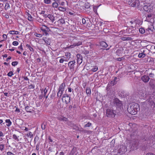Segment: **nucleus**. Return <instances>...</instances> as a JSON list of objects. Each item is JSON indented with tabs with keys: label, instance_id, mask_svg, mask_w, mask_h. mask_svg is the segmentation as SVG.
Segmentation results:
<instances>
[{
	"label": "nucleus",
	"instance_id": "1",
	"mask_svg": "<svg viewBox=\"0 0 155 155\" xmlns=\"http://www.w3.org/2000/svg\"><path fill=\"white\" fill-rule=\"evenodd\" d=\"M140 109L139 105L138 104L133 103L127 108L128 111L132 115L136 114Z\"/></svg>",
	"mask_w": 155,
	"mask_h": 155
},
{
	"label": "nucleus",
	"instance_id": "2",
	"mask_svg": "<svg viewBox=\"0 0 155 155\" xmlns=\"http://www.w3.org/2000/svg\"><path fill=\"white\" fill-rule=\"evenodd\" d=\"M116 112L113 110L107 109L106 110V116L108 117H113L116 115Z\"/></svg>",
	"mask_w": 155,
	"mask_h": 155
},
{
	"label": "nucleus",
	"instance_id": "3",
	"mask_svg": "<svg viewBox=\"0 0 155 155\" xmlns=\"http://www.w3.org/2000/svg\"><path fill=\"white\" fill-rule=\"evenodd\" d=\"M128 4L132 7H137L140 5L139 0H133L129 1L128 2Z\"/></svg>",
	"mask_w": 155,
	"mask_h": 155
},
{
	"label": "nucleus",
	"instance_id": "4",
	"mask_svg": "<svg viewBox=\"0 0 155 155\" xmlns=\"http://www.w3.org/2000/svg\"><path fill=\"white\" fill-rule=\"evenodd\" d=\"M114 104L120 109L123 108L122 102L117 98H115L114 100Z\"/></svg>",
	"mask_w": 155,
	"mask_h": 155
},
{
	"label": "nucleus",
	"instance_id": "5",
	"mask_svg": "<svg viewBox=\"0 0 155 155\" xmlns=\"http://www.w3.org/2000/svg\"><path fill=\"white\" fill-rule=\"evenodd\" d=\"M148 13L147 14H146V20L148 21H150L151 20L153 19L154 15L153 11Z\"/></svg>",
	"mask_w": 155,
	"mask_h": 155
},
{
	"label": "nucleus",
	"instance_id": "6",
	"mask_svg": "<svg viewBox=\"0 0 155 155\" xmlns=\"http://www.w3.org/2000/svg\"><path fill=\"white\" fill-rule=\"evenodd\" d=\"M143 8L145 11L148 12H150L152 11L153 8L152 6L149 4L144 5Z\"/></svg>",
	"mask_w": 155,
	"mask_h": 155
},
{
	"label": "nucleus",
	"instance_id": "7",
	"mask_svg": "<svg viewBox=\"0 0 155 155\" xmlns=\"http://www.w3.org/2000/svg\"><path fill=\"white\" fill-rule=\"evenodd\" d=\"M154 30V28L153 25H150L149 26L148 28L146 29V32H148L149 34H152Z\"/></svg>",
	"mask_w": 155,
	"mask_h": 155
},
{
	"label": "nucleus",
	"instance_id": "8",
	"mask_svg": "<svg viewBox=\"0 0 155 155\" xmlns=\"http://www.w3.org/2000/svg\"><path fill=\"white\" fill-rule=\"evenodd\" d=\"M138 148V143L137 142L134 141L131 144L130 149L132 150H137Z\"/></svg>",
	"mask_w": 155,
	"mask_h": 155
},
{
	"label": "nucleus",
	"instance_id": "9",
	"mask_svg": "<svg viewBox=\"0 0 155 155\" xmlns=\"http://www.w3.org/2000/svg\"><path fill=\"white\" fill-rule=\"evenodd\" d=\"M150 79L149 76L146 75L142 76L141 77V80L144 83H147Z\"/></svg>",
	"mask_w": 155,
	"mask_h": 155
},
{
	"label": "nucleus",
	"instance_id": "10",
	"mask_svg": "<svg viewBox=\"0 0 155 155\" xmlns=\"http://www.w3.org/2000/svg\"><path fill=\"white\" fill-rule=\"evenodd\" d=\"M127 151V147L125 146L122 145L120 146V147L118 150V152L120 153H123Z\"/></svg>",
	"mask_w": 155,
	"mask_h": 155
},
{
	"label": "nucleus",
	"instance_id": "11",
	"mask_svg": "<svg viewBox=\"0 0 155 155\" xmlns=\"http://www.w3.org/2000/svg\"><path fill=\"white\" fill-rule=\"evenodd\" d=\"M75 63V61H70L68 63V66L69 67L71 71H73L74 69V65Z\"/></svg>",
	"mask_w": 155,
	"mask_h": 155
},
{
	"label": "nucleus",
	"instance_id": "12",
	"mask_svg": "<svg viewBox=\"0 0 155 155\" xmlns=\"http://www.w3.org/2000/svg\"><path fill=\"white\" fill-rule=\"evenodd\" d=\"M149 85L153 89H155V80L151 79L149 82Z\"/></svg>",
	"mask_w": 155,
	"mask_h": 155
},
{
	"label": "nucleus",
	"instance_id": "13",
	"mask_svg": "<svg viewBox=\"0 0 155 155\" xmlns=\"http://www.w3.org/2000/svg\"><path fill=\"white\" fill-rule=\"evenodd\" d=\"M77 62L78 64H81L82 61V57L80 54H78L77 55Z\"/></svg>",
	"mask_w": 155,
	"mask_h": 155
},
{
	"label": "nucleus",
	"instance_id": "14",
	"mask_svg": "<svg viewBox=\"0 0 155 155\" xmlns=\"http://www.w3.org/2000/svg\"><path fill=\"white\" fill-rule=\"evenodd\" d=\"M41 30L42 31H45L48 32L50 31V29L47 26L44 25H42L40 28Z\"/></svg>",
	"mask_w": 155,
	"mask_h": 155
},
{
	"label": "nucleus",
	"instance_id": "15",
	"mask_svg": "<svg viewBox=\"0 0 155 155\" xmlns=\"http://www.w3.org/2000/svg\"><path fill=\"white\" fill-rule=\"evenodd\" d=\"M82 44V42L81 41H78V43H75L73 45H71L70 47L71 48H72L73 47L76 46H79L81 45Z\"/></svg>",
	"mask_w": 155,
	"mask_h": 155
},
{
	"label": "nucleus",
	"instance_id": "16",
	"mask_svg": "<svg viewBox=\"0 0 155 155\" xmlns=\"http://www.w3.org/2000/svg\"><path fill=\"white\" fill-rule=\"evenodd\" d=\"M25 108L26 111L27 112L31 113L32 112V111H33L31 106H27L25 107Z\"/></svg>",
	"mask_w": 155,
	"mask_h": 155
},
{
	"label": "nucleus",
	"instance_id": "17",
	"mask_svg": "<svg viewBox=\"0 0 155 155\" xmlns=\"http://www.w3.org/2000/svg\"><path fill=\"white\" fill-rule=\"evenodd\" d=\"M65 87V84L64 83H62L59 86L58 88V90L64 91V87Z\"/></svg>",
	"mask_w": 155,
	"mask_h": 155
},
{
	"label": "nucleus",
	"instance_id": "18",
	"mask_svg": "<svg viewBox=\"0 0 155 155\" xmlns=\"http://www.w3.org/2000/svg\"><path fill=\"white\" fill-rule=\"evenodd\" d=\"M123 51V48H121L118 49L116 52L117 55L118 56L120 55L122 53Z\"/></svg>",
	"mask_w": 155,
	"mask_h": 155
},
{
	"label": "nucleus",
	"instance_id": "19",
	"mask_svg": "<svg viewBox=\"0 0 155 155\" xmlns=\"http://www.w3.org/2000/svg\"><path fill=\"white\" fill-rule=\"evenodd\" d=\"M48 18L50 19L52 23L53 22L54 19L53 16L51 14H49Z\"/></svg>",
	"mask_w": 155,
	"mask_h": 155
},
{
	"label": "nucleus",
	"instance_id": "20",
	"mask_svg": "<svg viewBox=\"0 0 155 155\" xmlns=\"http://www.w3.org/2000/svg\"><path fill=\"white\" fill-rule=\"evenodd\" d=\"M5 122L7 123H8V124H6V125L8 126V127H9L10 126H11L12 124V122H11V121H10V120H9V119H6L5 120Z\"/></svg>",
	"mask_w": 155,
	"mask_h": 155
},
{
	"label": "nucleus",
	"instance_id": "21",
	"mask_svg": "<svg viewBox=\"0 0 155 155\" xmlns=\"http://www.w3.org/2000/svg\"><path fill=\"white\" fill-rule=\"evenodd\" d=\"M64 91L58 90V91L57 93V96L58 97H61V95L62 94Z\"/></svg>",
	"mask_w": 155,
	"mask_h": 155
},
{
	"label": "nucleus",
	"instance_id": "22",
	"mask_svg": "<svg viewBox=\"0 0 155 155\" xmlns=\"http://www.w3.org/2000/svg\"><path fill=\"white\" fill-rule=\"evenodd\" d=\"M100 45L102 47L106 48L107 47V45L106 43L104 42H101Z\"/></svg>",
	"mask_w": 155,
	"mask_h": 155
},
{
	"label": "nucleus",
	"instance_id": "23",
	"mask_svg": "<svg viewBox=\"0 0 155 155\" xmlns=\"http://www.w3.org/2000/svg\"><path fill=\"white\" fill-rule=\"evenodd\" d=\"M18 31H9V33L10 34H15V35H17L18 34Z\"/></svg>",
	"mask_w": 155,
	"mask_h": 155
},
{
	"label": "nucleus",
	"instance_id": "24",
	"mask_svg": "<svg viewBox=\"0 0 155 155\" xmlns=\"http://www.w3.org/2000/svg\"><path fill=\"white\" fill-rule=\"evenodd\" d=\"M70 96L66 97L65 98V102L66 104H68L70 101Z\"/></svg>",
	"mask_w": 155,
	"mask_h": 155
},
{
	"label": "nucleus",
	"instance_id": "25",
	"mask_svg": "<svg viewBox=\"0 0 155 155\" xmlns=\"http://www.w3.org/2000/svg\"><path fill=\"white\" fill-rule=\"evenodd\" d=\"M139 31L141 34H143L146 32V30H145L143 28H140L139 29Z\"/></svg>",
	"mask_w": 155,
	"mask_h": 155
},
{
	"label": "nucleus",
	"instance_id": "26",
	"mask_svg": "<svg viewBox=\"0 0 155 155\" xmlns=\"http://www.w3.org/2000/svg\"><path fill=\"white\" fill-rule=\"evenodd\" d=\"M45 42L48 45H50V44L51 41L50 39H43Z\"/></svg>",
	"mask_w": 155,
	"mask_h": 155
},
{
	"label": "nucleus",
	"instance_id": "27",
	"mask_svg": "<svg viewBox=\"0 0 155 155\" xmlns=\"http://www.w3.org/2000/svg\"><path fill=\"white\" fill-rule=\"evenodd\" d=\"M48 87L47 89V88L46 87V88H45V89L44 90V97H45V98H47L48 97V95L46 96V94L48 92Z\"/></svg>",
	"mask_w": 155,
	"mask_h": 155
},
{
	"label": "nucleus",
	"instance_id": "28",
	"mask_svg": "<svg viewBox=\"0 0 155 155\" xmlns=\"http://www.w3.org/2000/svg\"><path fill=\"white\" fill-rule=\"evenodd\" d=\"M145 54L144 53H139L138 56L140 58H143L145 56Z\"/></svg>",
	"mask_w": 155,
	"mask_h": 155
},
{
	"label": "nucleus",
	"instance_id": "29",
	"mask_svg": "<svg viewBox=\"0 0 155 155\" xmlns=\"http://www.w3.org/2000/svg\"><path fill=\"white\" fill-rule=\"evenodd\" d=\"M86 93L87 94H91V90L88 87H87L86 89Z\"/></svg>",
	"mask_w": 155,
	"mask_h": 155
},
{
	"label": "nucleus",
	"instance_id": "30",
	"mask_svg": "<svg viewBox=\"0 0 155 155\" xmlns=\"http://www.w3.org/2000/svg\"><path fill=\"white\" fill-rule=\"evenodd\" d=\"M52 5L53 7L57 8L58 7V4L57 2H54L52 3Z\"/></svg>",
	"mask_w": 155,
	"mask_h": 155
},
{
	"label": "nucleus",
	"instance_id": "31",
	"mask_svg": "<svg viewBox=\"0 0 155 155\" xmlns=\"http://www.w3.org/2000/svg\"><path fill=\"white\" fill-rule=\"evenodd\" d=\"M58 9L60 11L63 12H64L66 11V8L64 7H58Z\"/></svg>",
	"mask_w": 155,
	"mask_h": 155
},
{
	"label": "nucleus",
	"instance_id": "32",
	"mask_svg": "<svg viewBox=\"0 0 155 155\" xmlns=\"http://www.w3.org/2000/svg\"><path fill=\"white\" fill-rule=\"evenodd\" d=\"M36 20L40 23H41L43 21V20L39 17H37L36 18Z\"/></svg>",
	"mask_w": 155,
	"mask_h": 155
},
{
	"label": "nucleus",
	"instance_id": "33",
	"mask_svg": "<svg viewBox=\"0 0 155 155\" xmlns=\"http://www.w3.org/2000/svg\"><path fill=\"white\" fill-rule=\"evenodd\" d=\"M28 20L30 21H32L33 20V18L30 14L28 15Z\"/></svg>",
	"mask_w": 155,
	"mask_h": 155
},
{
	"label": "nucleus",
	"instance_id": "34",
	"mask_svg": "<svg viewBox=\"0 0 155 155\" xmlns=\"http://www.w3.org/2000/svg\"><path fill=\"white\" fill-rule=\"evenodd\" d=\"M26 46L27 47H28L30 50L31 51H33L34 49H33L30 45L27 44L26 45Z\"/></svg>",
	"mask_w": 155,
	"mask_h": 155
},
{
	"label": "nucleus",
	"instance_id": "35",
	"mask_svg": "<svg viewBox=\"0 0 155 155\" xmlns=\"http://www.w3.org/2000/svg\"><path fill=\"white\" fill-rule=\"evenodd\" d=\"M10 8L9 4L8 3H6L5 5V9H8Z\"/></svg>",
	"mask_w": 155,
	"mask_h": 155
},
{
	"label": "nucleus",
	"instance_id": "36",
	"mask_svg": "<svg viewBox=\"0 0 155 155\" xmlns=\"http://www.w3.org/2000/svg\"><path fill=\"white\" fill-rule=\"evenodd\" d=\"M58 21L60 23L62 24H65V23L64 20L63 19L61 18L59 19L58 20Z\"/></svg>",
	"mask_w": 155,
	"mask_h": 155
},
{
	"label": "nucleus",
	"instance_id": "37",
	"mask_svg": "<svg viewBox=\"0 0 155 155\" xmlns=\"http://www.w3.org/2000/svg\"><path fill=\"white\" fill-rule=\"evenodd\" d=\"M92 125L91 123L88 122L87 124H86L84 125V127H89L91 126Z\"/></svg>",
	"mask_w": 155,
	"mask_h": 155
},
{
	"label": "nucleus",
	"instance_id": "38",
	"mask_svg": "<svg viewBox=\"0 0 155 155\" xmlns=\"http://www.w3.org/2000/svg\"><path fill=\"white\" fill-rule=\"evenodd\" d=\"M18 64V62L17 61H15L12 62V64L13 66H15Z\"/></svg>",
	"mask_w": 155,
	"mask_h": 155
},
{
	"label": "nucleus",
	"instance_id": "39",
	"mask_svg": "<svg viewBox=\"0 0 155 155\" xmlns=\"http://www.w3.org/2000/svg\"><path fill=\"white\" fill-rule=\"evenodd\" d=\"M13 138L15 140H16L18 141H19V139L17 136L15 134H13Z\"/></svg>",
	"mask_w": 155,
	"mask_h": 155
},
{
	"label": "nucleus",
	"instance_id": "40",
	"mask_svg": "<svg viewBox=\"0 0 155 155\" xmlns=\"http://www.w3.org/2000/svg\"><path fill=\"white\" fill-rule=\"evenodd\" d=\"M27 136L28 137L30 136V138H32L33 136V135L32 134L31 132H29V133L27 134Z\"/></svg>",
	"mask_w": 155,
	"mask_h": 155
},
{
	"label": "nucleus",
	"instance_id": "41",
	"mask_svg": "<svg viewBox=\"0 0 155 155\" xmlns=\"http://www.w3.org/2000/svg\"><path fill=\"white\" fill-rule=\"evenodd\" d=\"M4 145L3 144H0V150L2 151L4 149Z\"/></svg>",
	"mask_w": 155,
	"mask_h": 155
},
{
	"label": "nucleus",
	"instance_id": "42",
	"mask_svg": "<svg viewBox=\"0 0 155 155\" xmlns=\"http://www.w3.org/2000/svg\"><path fill=\"white\" fill-rule=\"evenodd\" d=\"M13 74V73L12 71L9 72L7 74L8 76L11 77Z\"/></svg>",
	"mask_w": 155,
	"mask_h": 155
},
{
	"label": "nucleus",
	"instance_id": "43",
	"mask_svg": "<svg viewBox=\"0 0 155 155\" xmlns=\"http://www.w3.org/2000/svg\"><path fill=\"white\" fill-rule=\"evenodd\" d=\"M44 3L47 4H50L51 2V0H44Z\"/></svg>",
	"mask_w": 155,
	"mask_h": 155
},
{
	"label": "nucleus",
	"instance_id": "44",
	"mask_svg": "<svg viewBox=\"0 0 155 155\" xmlns=\"http://www.w3.org/2000/svg\"><path fill=\"white\" fill-rule=\"evenodd\" d=\"M150 104L151 106L153 108L155 107V104L153 101H151L150 102Z\"/></svg>",
	"mask_w": 155,
	"mask_h": 155
},
{
	"label": "nucleus",
	"instance_id": "45",
	"mask_svg": "<svg viewBox=\"0 0 155 155\" xmlns=\"http://www.w3.org/2000/svg\"><path fill=\"white\" fill-rule=\"evenodd\" d=\"M97 69V66H95L94 68H93L91 70L95 72Z\"/></svg>",
	"mask_w": 155,
	"mask_h": 155
},
{
	"label": "nucleus",
	"instance_id": "46",
	"mask_svg": "<svg viewBox=\"0 0 155 155\" xmlns=\"http://www.w3.org/2000/svg\"><path fill=\"white\" fill-rule=\"evenodd\" d=\"M29 88V89H34L35 87V86L33 84H31L29 86H28Z\"/></svg>",
	"mask_w": 155,
	"mask_h": 155
},
{
	"label": "nucleus",
	"instance_id": "47",
	"mask_svg": "<svg viewBox=\"0 0 155 155\" xmlns=\"http://www.w3.org/2000/svg\"><path fill=\"white\" fill-rule=\"evenodd\" d=\"M35 36L41 38L42 37V35L40 34L36 33L35 34Z\"/></svg>",
	"mask_w": 155,
	"mask_h": 155
},
{
	"label": "nucleus",
	"instance_id": "48",
	"mask_svg": "<svg viewBox=\"0 0 155 155\" xmlns=\"http://www.w3.org/2000/svg\"><path fill=\"white\" fill-rule=\"evenodd\" d=\"M69 96L68 94H64L62 98V100H63L64 98H66V97Z\"/></svg>",
	"mask_w": 155,
	"mask_h": 155
},
{
	"label": "nucleus",
	"instance_id": "49",
	"mask_svg": "<svg viewBox=\"0 0 155 155\" xmlns=\"http://www.w3.org/2000/svg\"><path fill=\"white\" fill-rule=\"evenodd\" d=\"M18 44V42L17 41H14L12 43L13 45L14 46H17Z\"/></svg>",
	"mask_w": 155,
	"mask_h": 155
},
{
	"label": "nucleus",
	"instance_id": "50",
	"mask_svg": "<svg viewBox=\"0 0 155 155\" xmlns=\"http://www.w3.org/2000/svg\"><path fill=\"white\" fill-rule=\"evenodd\" d=\"M41 128L42 130H45L46 128L45 125L44 124H42L41 126Z\"/></svg>",
	"mask_w": 155,
	"mask_h": 155
},
{
	"label": "nucleus",
	"instance_id": "51",
	"mask_svg": "<svg viewBox=\"0 0 155 155\" xmlns=\"http://www.w3.org/2000/svg\"><path fill=\"white\" fill-rule=\"evenodd\" d=\"M7 155H15V154H14L13 153L8 151L7 153Z\"/></svg>",
	"mask_w": 155,
	"mask_h": 155
},
{
	"label": "nucleus",
	"instance_id": "52",
	"mask_svg": "<svg viewBox=\"0 0 155 155\" xmlns=\"http://www.w3.org/2000/svg\"><path fill=\"white\" fill-rule=\"evenodd\" d=\"M43 33V34L47 36L48 35V33L47 32L48 31H42Z\"/></svg>",
	"mask_w": 155,
	"mask_h": 155
},
{
	"label": "nucleus",
	"instance_id": "53",
	"mask_svg": "<svg viewBox=\"0 0 155 155\" xmlns=\"http://www.w3.org/2000/svg\"><path fill=\"white\" fill-rule=\"evenodd\" d=\"M154 76V74L153 73H150L149 74V77L150 76V77L153 78V77Z\"/></svg>",
	"mask_w": 155,
	"mask_h": 155
},
{
	"label": "nucleus",
	"instance_id": "54",
	"mask_svg": "<svg viewBox=\"0 0 155 155\" xmlns=\"http://www.w3.org/2000/svg\"><path fill=\"white\" fill-rule=\"evenodd\" d=\"M66 60H64L63 58H61L59 61V62L61 63H63L64 61H65Z\"/></svg>",
	"mask_w": 155,
	"mask_h": 155
},
{
	"label": "nucleus",
	"instance_id": "55",
	"mask_svg": "<svg viewBox=\"0 0 155 155\" xmlns=\"http://www.w3.org/2000/svg\"><path fill=\"white\" fill-rule=\"evenodd\" d=\"M82 22L83 24H85L86 23V20L84 18L82 19Z\"/></svg>",
	"mask_w": 155,
	"mask_h": 155
},
{
	"label": "nucleus",
	"instance_id": "56",
	"mask_svg": "<svg viewBox=\"0 0 155 155\" xmlns=\"http://www.w3.org/2000/svg\"><path fill=\"white\" fill-rule=\"evenodd\" d=\"M63 119H62V121H67V118H66V117H62Z\"/></svg>",
	"mask_w": 155,
	"mask_h": 155
},
{
	"label": "nucleus",
	"instance_id": "57",
	"mask_svg": "<svg viewBox=\"0 0 155 155\" xmlns=\"http://www.w3.org/2000/svg\"><path fill=\"white\" fill-rule=\"evenodd\" d=\"M117 78L116 77H115L114 79V82L116 83V82L117 81Z\"/></svg>",
	"mask_w": 155,
	"mask_h": 155
},
{
	"label": "nucleus",
	"instance_id": "58",
	"mask_svg": "<svg viewBox=\"0 0 155 155\" xmlns=\"http://www.w3.org/2000/svg\"><path fill=\"white\" fill-rule=\"evenodd\" d=\"M48 150L50 151H51V152H52L53 151V150H52V148L50 147L49 148V149H48Z\"/></svg>",
	"mask_w": 155,
	"mask_h": 155
},
{
	"label": "nucleus",
	"instance_id": "59",
	"mask_svg": "<svg viewBox=\"0 0 155 155\" xmlns=\"http://www.w3.org/2000/svg\"><path fill=\"white\" fill-rule=\"evenodd\" d=\"M110 83L111 84H113V85H114L115 84H116V83L114 82V81H111Z\"/></svg>",
	"mask_w": 155,
	"mask_h": 155
},
{
	"label": "nucleus",
	"instance_id": "60",
	"mask_svg": "<svg viewBox=\"0 0 155 155\" xmlns=\"http://www.w3.org/2000/svg\"><path fill=\"white\" fill-rule=\"evenodd\" d=\"M64 4H65V2H61L59 4H60V5H61L63 6V5H64Z\"/></svg>",
	"mask_w": 155,
	"mask_h": 155
},
{
	"label": "nucleus",
	"instance_id": "61",
	"mask_svg": "<svg viewBox=\"0 0 155 155\" xmlns=\"http://www.w3.org/2000/svg\"><path fill=\"white\" fill-rule=\"evenodd\" d=\"M3 37L4 38H7V35H5V34H3Z\"/></svg>",
	"mask_w": 155,
	"mask_h": 155
},
{
	"label": "nucleus",
	"instance_id": "62",
	"mask_svg": "<svg viewBox=\"0 0 155 155\" xmlns=\"http://www.w3.org/2000/svg\"><path fill=\"white\" fill-rule=\"evenodd\" d=\"M15 111L16 112H20V110L19 109H18V108H16V109Z\"/></svg>",
	"mask_w": 155,
	"mask_h": 155
},
{
	"label": "nucleus",
	"instance_id": "63",
	"mask_svg": "<svg viewBox=\"0 0 155 155\" xmlns=\"http://www.w3.org/2000/svg\"><path fill=\"white\" fill-rule=\"evenodd\" d=\"M12 58L10 56H9L8 58L6 59V61H8L9 60L11 59Z\"/></svg>",
	"mask_w": 155,
	"mask_h": 155
},
{
	"label": "nucleus",
	"instance_id": "64",
	"mask_svg": "<svg viewBox=\"0 0 155 155\" xmlns=\"http://www.w3.org/2000/svg\"><path fill=\"white\" fill-rule=\"evenodd\" d=\"M146 155H155L154 154L151 153H147Z\"/></svg>",
	"mask_w": 155,
	"mask_h": 155
}]
</instances>
